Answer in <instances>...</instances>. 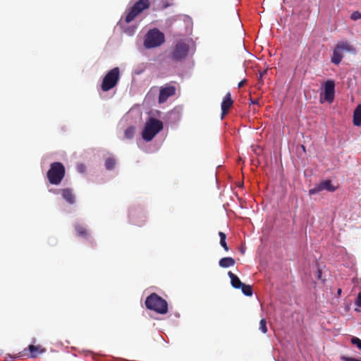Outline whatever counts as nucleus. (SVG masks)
Wrapping results in <instances>:
<instances>
[{
  "instance_id": "aec40b11",
  "label": "nucleus",
  "mask_w": 361,
  "mask_h": 361,
  "mask_svg": "<svg viewBox=\"0 0 361 361\" xmlns=\"http://www.w3.org/2000/svg\"><path fill=\"white\" fill-rule=\"evenodd\" d=\"M352 344L355 345L358 349L361 350V339L357 337L353 336L350 339Z\"/></svg>"
},
{
  "instance_id": "f704fd0d",
  "label": "nucleus",
  "mask_w": 361,
  "mask_h": 361,
  "mask_svg": "<svg viewBox=\"0 0 361 361\" xmlns=\"http://www.w3.org/2000/svg\"><path fill=\"white\" fill-rule=\"evenodd\" d=\"M341 289H338V294H341Z\"/></svg>"
},
{
  "instance_id": "20e7f679",
  "label": "nucleus",
  "mask_w": 361,
  "mask_h": 361,
  "mask_svg": "<svg viewBox=\"0 0 361 361\" xmlns=\"http://www.w3.org/2000/svg\"><path fill=\"white\" fill-rule=\"evenodd\" d=\"M66 169L61 162H53L50 164V168L47 173V177L49 182L55 185H59L65 177Z\"/></svg>"
},
{
  "instance_id": "f257e3e1",
  "label": "nucleus",
  "mask_w": 361,
  "mask_h": 361,
  "mask_svg": "<svg viewBox=\"0 0 361 361\" xmlns=\"http://www.w3.org/2000/svg\"><path fill=\"white\" fill-rule=\"evenodd\" d=\"M343 51L355 54L356 49L347 40L339 41L333 49L331 62L334 65H339L343 58Z\"/></svg>"
},
{
  "instance_id": "bb28decb",
  "label": "nucleus",
  "mask_w": 361,
  "mask_h": 361,
  "mask_svg": "<svg viewBox=\"0 0 361 361\" xmlns=\"http://www.w3.org/2000/svg\"><path fill=\"white\" fill-rule=\"evenodd\" d=\"M235 264V260L233 258L227 257V267H232Z\"/></svg>"
},
{
  "instance_id": "cd10ccee",
  "label": "nucleus",
  "mask_w": 361,
  "mask_h": 361,
  "mask_svg": "<svg viewBox=\"0 0 361 361\" xmlns=\"http://www.w3.org/2000/svg\"><path fill=\"white\" fill-rule=\"evenodd\" d=\"M355 304L356 305V306L361 307V293H358Z\"/></svg>"
},
{
  "instance_id": "393cba45",
  "label": "nucleus",
  "mask_w": 361,
  "mask_h": 361,
  "mask_svg": "<svg viewBox=\"0 0 361 361\" xmlns=\"http://www.w3.org/2000/svg\"><path fill=\"white\" fill-rule=\"evenodd\" d=\"M235 18L236 19V21H237V23H238V28L240 30V33L243 32V24L240 20V18H239V16L238 14L236 13L235 16Z\"/></svg>"
},
{
  "instance_id": "c756f323",
  "label": "nucleus",
  "mask_w": 361,
  "mask_h": 361,
  "mask_svg": "<svg viewBox=\"0 0 361 361\" xmlns=\"http://www.w3.org/2000/svg\"><path fill=\"white\" fill-rule=\"evenodd\" d=\"M219 265L223 268H226V257H223L220 259Z\"/></svg>"
},
{
  "instance_id": "9d476101",
  "label": "nucleus",
  "mask_w": 361,
  "mask_h": 361,
  "mask_svg": "<svg viewBox=\"0 0 361 361\" xmlns=\"http://www.w3.org/2000/svg\"><path fill=\"white\" fill-rule=\"evenodd\" d=\"M227 275L231 279V284L233 288H241L242 293L246 295V296H251L252 295L253 290L252 288L250 285H246L241 282L239 277L232 273L231 271L227 272Z\"/></svg>"
},
{
  "instance_id": "f8f14e48",
  "label": "nucleus",
  "mask_w": 361,
  "mask_h": 361,
  "mask_svg": "<svg viewBox=\"0 0 361 361\" xmlns=\"http://www.w3.org/2000/svg\"><path fill=\"white\" fill-rule=\"evenodd\" d=\"M175 93L176 87L173 85L161 87L159 91V102L160 104L165 102L169 97L174 95Z\"/></svg>"
},
{
  "instance_id": "a211bd4d",
  "label": "nucleus",
  "mask_w": 361,
  "mask_h": 361,
  "mask_svg": "<svg viewBox=\"0 0 361 361\" xmlns=\"http://www.w3.org/2000/svg\"><path fill=\"white\" fill-rule=\"evenodd\" d=\"M116 164V161L112 157H109L105 161V168L107 170H111L114 169Z\"/></svg>"
},
{
  "instance_id": "f3484780",
  "label": "nucleus",
  "mask_w": 361,
  "mask_h": 361,
  "mask_svg": "<svg viewBox=\"0 0 361 361\" xmlns=\"http://www.w3.org/2000/svg\"><path fill=\"white\" fill-rule=\"evenodd\" d=\"M135 128L133 126H130L124 131V135L126 139H132L135 135Z\"/></svg>"
},
{
  "instance_id": "39448f33",
  "label": "nucleus",
  "mask_w": 361,
  "mask_h": 361,
  "mask_svg": "<svg viewBox=\"0 0 361 361\" xmlns=\"http://www.w3.org/2000/svg\"><path fill=\"white\" fill-rule=\"evenodd\" d=\"M164 42V33L157 28H154L147 32L144 40V47L146 49H152L160 47Z\"/></svg>"
},
{
  "instance_id": "473e14b6",
  "label": "nucleus",
  "mask_w": 361,
  "mask_h": 361,
  "mask_svg": "<svg viewBox=\"0 0 361 361\" xmlns=\"http://www.w3.org/2000/svg\"><path fill=\"white\" fill-rule=\"evenodd\" d=\"M4 361H13V358H12V357H11V358H10V360H4Z\"/></svg>"
},
{
  "instance_id": "423d86ee",
  "label": "nucleus",
  "mask_w": 361,
  "mask_h": 361,
  "mask_svg": "<svg viewBox=\"0 0 361 361\" xmlns=\"http://www.w3.org/2000/svg\"><path fill=\"white\" fill-rule=\"evenodd\" d=\"M163 129V123L154 118H150L146 123L142 132V138L147 142L151 141Z\"/></svg>"
},
{
  "instance_id": "1a4fd4ad",
  "label": "nucleus",
  "mask_w": 361,
  "mask_h": 361,
  "mask_svg": "<svg viewBox=\"0 0 361 361\" xmlns=\"http://www.w3.org/2000/svg\"><path fill=\"white\" fill-rule=\"evenodd\" d=\"M188 51L189 46L183 42H178L173 47L169 57L173 61L179 62L186 58Z\"/></svg>"
},
{
  "instance_id": "f03ea898",
  "label": "nucleus",
  "mask_w": 361,
  "mask_h": 361,
  "mask_svg": "<svg viewBox=\"0 0 361 361\" xmlns=\"http://www.w3.org/2000/svg\"><path fill=\"white\" fill-rule=\"evenodd\" d=\"M145 305L147 309L159 314H164L168 312L167 302L155 293H151L147 297Z\"/></svg>"
},
{
  "instance_id": "6e6552de",
  "label": "nucleus",
  "mask_w": 361,
  "mask_h": 361,
  "mask_svg": "<svg viewBox=\"0 0 361 361\" xmlns=\"http://www.w3.org/2000/svg\"><path fill=\"white\" fill-rule=\"evenodd\" d=\"M150 6L149 0H139L128 10L125 17L126 23L132 22L143 11L149 8Z\"/></svg>"
},
{
  "instance_id": "b1692460",
  "label": "nucleus",
  "mask_w": 361,
  "mask_h": 361,
  "mask_svg": "<svg viewBox=\"0 0 361 361\" xmlns=\"http://www.w3.org/2000/svg\"><path fill=\"white\" fill-rule=\"evenodd\" d=\"M221 118L226 115V97H224L221 102Z\"/></svg>"
},
{
  "instance_id": "7ed1b4c3",
  "label": "nucleus",
  "mask_w": 361,
  "mask_h": 361,
  "mask_svg": "<svg viewBox=\"0 0 361 361\" xmlns=\"http://www.w3.org/2000/svg\"><path fill=\"white\" fill-rule=\"evenodd\" d=\"M336 82L333 79H328L321 84L319 93V102L332 104L335 99Z\"/></svg>"
},
{
  "instance_id": "2eb2a0df",
  "label": "nucleus",
  "mask_w": 361,
  "mask_h": 361,
  "mask_svg": "<svg viewBox=\"0 0 361 361\" xmlns=\"http://www.w3.org/2000/svg\"><path fill=\"white\" fill-rule=\"evenodd\" d=\"M353 124L355 126H361V105L356 106L353 112Z\"/></svg>"
},
{
  "instance_id": "ddd939ff",
  "label": "nucleus",
  "mask_w": 361,
  "mask_h": 361,
  "mask_svg": "<svg viewBox=\"0 0 361 361\" xmlns=\"http://www.w3.org/2000/svg\"><path fill=\"white\" fill-rule=\"evenodd\" d=\"M63 198L69 204H73L75 202V197L71 188H63L61 190Z\"/></svg>"
},
{
  "instance_id": "4be33fe9",
  "label": "nucleus",
  "mask_w": 361,
  "mask_h": 361,
  "mask_svg": "<svg viewBox=\"0 0 361 361\" xmlns=\"http://www.w3.org/2000/svg\"><path fill=\"white\" fill-rule=\"evenodd\" d=\"M361 18V13L358 11H354L350 15V19L353 20H357Z\"/></svg>"
},
{
  "instance_id": "dca6fc26",
  "label": "nucleus",
  "mask_w": 361,
  "mask_h": 361,
  "mask_svg": "<svg viewBox=\"0 0 361 361\" xmlns=\"http://www.w3.org/2000/svg\"><path fill=\"white\" fill-rule=\"evenodd\" d=\"M74 228H75L77 235L79 237H82L84 238H88V235H89L88 231L84 226L77 224L75 225Z\"/></svg>"
},
{
  "instance_id": "7c9ffc66",
  "label": "nucleus",
  "mask_w": 361,
  "mask_h": 361,
  "mask_svg": "<svg viewBox=\"0 0 361 361\" xmlns=\"http://www.w3.org/2000/svg\"><path fill=\"white\" fill-rule=\"evenodd\" d=\"M246 80H241L238 85V88H241L242 87H243L246 84Z\"/></svg>"
},
{
  "instance_id": "412c9836",
  "label": "nucleus",
  "mask_w": 361,
  "mask_h": 361,
  "mask_svg": "<svg viewBox=\"0 0 361 361\" xmlns=\"http://www.w3.org/2000/svg\"><path fill=\"white\" fill-rule=\"evenodd\" d=\"M233 104V100L231 98V95L229 92H227V114H228L229 109Z\"/></svg>"
},
{
  "instance_id": "2f4dec72",
  "label": "nucleus",
  "mask_w": 361,
  "mask_h": 361,
  "mask_svg": "<svg viewBox=\"0 0 361 361\" xmlns=\"http://www.w3.org/2000/svg\"><path fill=\"white\" fill-rule=\"evenodd\" d=\"M250 102H251L252 104H256V105L259 104L258 100H256V99H250Z\"/></svg>"
},
{
  "instance_id": "9b49d317",
  "label": "nucleus",
  "mask_w": 361,
  "mask_h": 361,
  "mask_svg": "<svg viewBox=\"0 0 361 361\" xmlns=\"http://www.w3.org/2000/svg\"><path fill=\"white\" fill-rule=\"evenodd\" d=\"M336 189L337 187L332 185V182L330 179H326L316 184L314 188L310 189L309 195H313L323 190L334 192L336 190Z\"/></svg>"
},
{
  "instance_id": "5701e85b",
  "label": "nucleus",
  "mask_w": 361,
  "mask_h": 361,
  "mask_svg": "<svg viewBox=\"0 0 361 361\" xmlns=\"http://www.w3.org/2000/svg\"><path fill=\"white\" fill-rule=\"evenodd\" d=\"M220 244L226 250V234L223 232H219Z\"/></svg>"
},
{
  "instance_id": "4468645a",
  "label": "nucleus",
  "mask_w": 361,
  "mask_h": 361,
  "mask_svg": "<svg viewBox=\"0 0 361 361\" xmlns=\"http://www.w3.org/2000/svg\"><path fill=\"white\" fill-rule=\"evenodd\" d=\"M27 348L30 351V355L27 356L30 358L37 357L39 354L46 351L45 348H42L41 345H30Z\"/></svg>"
},
{
  "instance_id": "6ab92c4d",
  "label": "nucleus",
  "mask_w": 361,
  "mask_h": 361,
  "mask_svg": "<svg viewBox=\"0 0 361 361\" xmlns=\"http://www.w3.org/2000/svg\"><path fill=\"white\" fill-rule=\"evenodd\" d=\"M259 329L264 334H266L268 331L267 327V322L265 319H262L259 322Z\"/></svg>"
},
{
  "instance_id": "c85d7f7f",
  "label": "nucleus",
  "mask_w": 361,
  "mask_h": 361,
  "mask_svg": "<svg viewBox=\"0 0 361 361\" xmlns=\"http://www.w3.org/2000/svg\"><path fill=\"white\" fill-rule=\"evenodd\" d=\"M341 360H343V361H361L359 359L354 358V357H347V356H343L341 357Z\"/></svg>"
},
{
  "instance_id": "72a5a7b5",
  "label": "nucleus",
  "mask_w": 361,
  "mask_h": 361,
  "mask_svg": "<svg viewBox=\"0 0 361 361\" xmlns=\"http://www.w3.org/2000/svg\"><path fill=\"white\" fill-rule=\"evenodd\" d=\"M320 274H321V271H318V276L320 277Z\"/></svg>"
},
{
  "instance_id": "0eeeda50",
  "label": "nucleus",
  "mask_w": 361,
  "mask_h": 361,
  "mask_svg": "<svg viewBox=\"0 0 361 361\" xmlns=\"http://www.w3.org/2000/svg\"><path fill=\"white\" fill-rule=\"evenodd\" d=\"M120 79V70L118 67H115L107 72L104 75L101 89L103 92H108L116 87Z\"/></svg>"
},
{
  "instance_id": "a878e982",
  "label": "nucleus",
  "mask_w": 361,
  "mask_h": 361,
  "mask_svg": "<svg viewBox=\"0 0 361 361\" xmlns=\"http://www.w3.org/2000/svg\"><path fill=\"white\" fill-rule=\"evenodd\" d=\"M267 73V71H261L259 72V76H258V82L260 84V85H262L263 84V76L264 75Z\"/></svg>"
}]
</instances>
